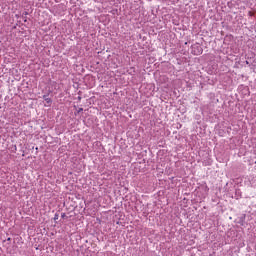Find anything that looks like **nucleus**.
<instances>
[{
	"mask_svg": "<svg viewBox=\"0 0 256 256\" xmlns=\"http://www.w3.org/2000/svg\"><path fill=\"white\" fill-rule=\"evenodd\" d=\"M45 101L48 105H51V98H45Z\"/></svg>",
	"mask_w": 256,
	"mask_h": 256,
	"instance_id": "f257e3e1",
	"label": "nucleus"
}]
</instances>
